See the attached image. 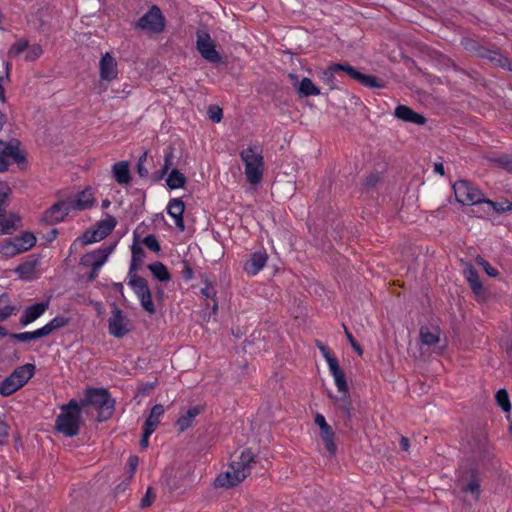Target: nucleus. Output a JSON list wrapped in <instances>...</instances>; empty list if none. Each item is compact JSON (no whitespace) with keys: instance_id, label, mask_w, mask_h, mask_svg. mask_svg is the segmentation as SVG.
Here are the masks:
<instances>
[{"instance_id":"3","label":"nucleus","mask_w":512,"mask_h":512,"mask_svg":"<svg viewBox=\"0 0 512 512\" xmlns=\"http://www.w3.org/2000/svg\"><path fill=\"white\" fill-rule=\"evenodd\" d=\"M80 407L93 405L98 409V419H109L114 411L115 401L105 388H88L84 393V399L79 403Z\"/></svg>"},{"instance_id":"49","label":"nucleus","mask_w":512,"mask_h":512,"mask_svg":"<svg viewBox=\"0 0 512 512\" xmlns=\"http://www.w3.org/2000/svg\"><path fill=\"white\" fill-rule=\"evenodd\" d=\"M160 421V419L152 418L151 415H148L147 419L144 422L143 430L146 431V434H153L157 426L159 425Z\"/></svg>"},{"instance_id":"33","label":"nucleus","mask_w":512,"mask_h":512,"mask_svg":"<svg viewBox=\"0 0 512 512\" xmlns=\"http://www.w3.org/2000/svg\"><path fill=\"white\" fill-rule=\"evenodd\" d=\"M70 323V318L65 315H56L48 323L42 326L43 330L46 331V336L50 335L53 331L61 329Z\"/></svg>"},{"instance_id":"30","label":"nucleus","mask_w":512,"mask_h":512,"mask_svg":"<svg viewBox=\"0 0 512 512\" xmlns=\"http://www.w3.org/2000/svg\"><path fill=\"white\" fill-rule=\"evenodd\" d=\"M20 221V218L14 213L0 217V235L11 234L19 225Z\"/></svg>"},{"instance_id":"46","label":"nucleus","mask_w":512,"mask_h":512,"mask_svg":"<svg viewBox=\"0 0 512 512\" xmlns=\"http://www.w3.org/2000/svg\"><path fill=\"white\" fill-rule=\"evenodd\" d=\"M43 53V50L40 45L34 44L29 46L25 51V60L27 61H34L38 59Z\"/></svg>"},{"instance_id":"57","label":"nucleus","mask_w":512,"mask_h":512,"mask_svg":"<svg viewBox=\"0 0 512 512\" xmlns=\"http://www.w3.org/2000/svg\"><path fill=\"white\" fill-rule=\"evenodd\" d=\"M201 293L206 298H213L215 296L214 288L209 283H206L205 287L201 289Z\"/></svg>"},{"instance_id":"18","label":"nucleus","mask_w":512,"mask_h":512,"mask_svg":"<svg viewBox=\"0 0 512 512\" xmlns=\"http://www.w3.org/2000/svg\"><path fill=\"white\" fill-rule=\"evenodd\" d=\"M71 212L67 201H59L47 209L43 215V220L47 223L54 224L64 220Z\"/></svg>"},{"instance_id":"21","label":"nucleus","mask_w":512,"mask_h":512,"mask_svg":"<svg viewBox=\"0 0 512 512\" xmlns=\"http://www.w3.org/2000/svg\"><path fill=\"white\" fill-rule=\"evenodd\" d=\"M341 67L342 68H339L340 71L346 72L352 79L356 80L363 86L370 87V88H380L381 87V85L378 83V80L376 77L363 74L350 65L341 64Z\"/></svg>"},{"instance_id":"8","label":"nucleus","mask_w":512,"mask_h":512,"mask_svg":"<svg viewBox=\"0 0 512 512\" xmlns=\"http://www.w3.org/2000/svg\"><path fill=\"white\" fill-rule=\"evenodd\" d=\"M137 27L150 34H159L164 30L165 18L157 6H153L137 22Z\"/></svg>"},{"instance_id":"15","label":"nucleus","mask_w":512,"mask_h":512,"mask_svg":"<svg viewBox=\"0 0 512 512\" xmlns=\"http://www.w3.org/2000/svg\"><path fill=\"white\" fill-rule=\"evenodd\" d=\"M39 264V256L30 255L14 269V272L18 275L19 279L29 282L37 278Z\"/></svg>"},{"instance_id":"31","label":"nucleus","mask_w":512,"mask_h":512,"mask_svg":"<svg viewBox=\"0 0 512 512\" xmlns=\"http://www.w3.org/2000/svg\"><path fill=\"white\" fill-rule=\"evenodd\" d=\"M464 275L472 290L476 294H480L483 290V286L476 269L472 265H468L464 269Z\"/></svg>"},{"instance_id":"53","label":"nucleus","mask_w":512,"mask_h":512,"mask_svg":"<svg viewBox=\"0 0 512 512\" xmlns=\"http://www.w3.org/2000/svg\"><path fill=\"white\" fill-rule=\"evenodd\" d=\"M344 330H345V334H346L347 340L351 344L352 348L355 350V352L359 356H361L363 354V350H362L361 346L357 343V341L354 339L352 334L348 331V329L345 326H344Z\"/></svg>"},{"instance_id":"13","label":"nucleus","mask_w":512,"mask_h":512,"mask_svg":"<svg viewBox=\"0 0 512 512\" xmlns=\"http://www.w3.org/2000/svg\"><path fill=\"white\" fill-rule=\"evenodd\" d=\"M197 50L209 62L217 63L221 59L220 54L215 49L214 41L208 33L199 32L197 34Z\"/></svg>"},{"instance_id":"34","label":"nucleus","mask_w":512,"mask_h":512,"mask_svg":"<svg viewBox=\"0 0 512 512\" xmlns=\"http://www.w3.org/2000/svg\"><path fill=\"white\" fill-rule=\"evenodd\" d=\"M186 181L185 175L178 169H172L166 178V184L172 190L183 188Z\"/></svg>"},{"instance_id":"29","label":"nucleus","mask_w":512,"mask_h":512,"mask_svg":"<svg viewBox=\"0 0 512 512\" xmlns=\"http://www.w3.org/2000/svg\"><path fill=\"white\" fill-rule=\"evenodd\" d=\"M200 413V407L199 406H193L188 409V411L181 415L177 421L176 426L178 427L180 432H183L187 430L193 423L194 419L197 415Z\"/></svg>"},{"instance_id":"17","label":"nucleus","mask_w":512,"mask_h":512,"mask_svg":"<svg viewBox=\"0 0 512 512\" xmlns=\"http://www.w3.org/2000/svg\"><path fill=\"white\" fill-rule=\"evenodd\" d=\"M465 477L462 474L459 479V485L461 489L465 493H470L474 497L475 500H479L481 490H480V477L478 470L476 468H472L468 471V480L464 483Z\"/></svg>"},{"instance_id":"55","label":"nucleus","mask_w":512,"mask_h":512,"mask_svg":"<svg viewBox=\"0 0 512 512\" xmlns=\"http://www.w3.org/2000/svg\"><path fill=\"white\" fill-rule=\"evenodd\" d=\"M10 194L11 188L9 185L4 181H0V202H5Z\"/></svg>"},{"instance_id":"39","label":"nucleus","mask_w":512,"mask_h":512,"mask_svg":"<svg viewBox=\"0 0 512 512\" xmlns=\"http://www.w3.org/2000/svg\"><path fill=\"white\" fill-rule=\"evenodd\" d=\"M15 307L10 304L9 296L6 293L0 295V322L8 319L13 312Z\"/></svg>"},{"instance_id":"6","label":"nucleus","mask_w":512,"mask_h":512,"mask_svg":"<svg viewBox=\"0 0 512 512\" xmlns=\"http://www.w3.org/2000/svg\"><path fill=\"white\" fill-rule=\"evenodd\" d=\"M456 200L463 205H476L484 202V194L471 182L459 180L453 185Z\"/></svg>"},{"instance_id":"35","label":"nucleus","mask_w":512,"mask_h":512,"mask_svg":"<svg viewBox=\"0 0 512 512\" xmlns=\"http://www.w3.org/2000/svg\"><path fill=\"white\" fill-rule=\"evenodd\" d=\"M320 435L326 446L327 451L331 456H334L336 454L337 447L334 442V432L332 431L331 427L328 426L326 427V429H320Z\"/></svg>"},{"instance_id":"22","label":"nucleus","mask_w":512,"mask_h":512,"mask_svg":"<svg viewBox=\"0 0 512 512\" xmlns=\"http://www.w3.org/2000/svg\"><path fill=\"white\" fill-rule=\"evenodd\" d=\"M13 244L14 249L19 254L32 249L36 244V237L31 232H22L20 235L13 238H8Z\"/></svg>"},{"instance_id":"59","label":"nucleus","mask_w":512,"mask_h":512,"mask_svg":"<svg viewBox=\"0 0 512 512\" xmlns=\"http://www.w3.org/2000/svg\"><path fill=\"white\" fill-rule=\"evenodd\" d=\"M138 463H139V458L135 455H132L129 457L128 459V464L130 466V469L132 471V473L135 472L137 466H138Z\"/></svg>"},{"instance_id":"42","label":"nucleus","mask_w":512,"mask_h":512,"mask_svg":"<svg viewBox=\"0 0 512 512\" xmlns=\"http://www.w3.org/2000/svg\"><path fill=\"white\" fill-rule=\"evenodd\" d=\"M495 399H496L497 404L501 407V409L504 412H510L511 403H510L509 395H508V392L506 391V389L498 390L495 395Z\"/></svg>"},{"instance_id":"61","label":"nucleus","mask_w":512,"mask_h":512,"mask_svg":"<svg viewBox=\"0 0 512 512\" xmlns=\"http://www.w3.org/2000/svg\"><path fill=\"white\" fill-rule=\"evenodd\" d=\"M171 158H172V154L171 153L165 155V157H164V165H163V168H162L163 174H166L168 172L169 166L171 164Z\"/></svg>"},{"instance_id":"23","label":"nucleus","mask_w":512,"mask_h":512,"mask_svg":"<svg viewBox=\"0 0 512 512\" xmlns=\"http://www.w3.org/2000/svg\"><path fill=\"white\" fill-rule=\"evenodd\" d=\"M419 334L421 343L427 346H435L441 339V329L436 324L422 326Z\"/></svg>"},{"instance_id":"1","label":"nucleus","mask_w":512,"mask_h":512,"mask_svg":"<svg viewBox=\"0 0 512 512\" xmlns=\"http://www.w3.org/2000/svg\"><path fill=\"white\" fill-rule=\"evenodd\" d=\"M254 460L255 456L250 450L242 451L239 459L232 461L227 470L217 476L214 485L225 488L238 485L250 474Z\"/></svg>"},{"instance_id":"14","label":"nucleus","mask_w":512,"mask_h":512,"mask_svg":"<svg viewBox=\"0 0 512 512\" xmlns=\"http://www.w3.org/2000/svg\"><path fill=\"white\" fill-rule=\"evenodd\" d=\"M0 158L12 159L17 164L26 163V156L20 149V142L17 139H11L8 142L0 140Z\"/></svg>"},{"instance_id":"4","label":"nucleus","mask_w":512,"mask_h":512,"mask_svg":"<svg viewBox=\"0 0 512 512\" xmlns=\"http://www.w3.org/2000/svg\"><path fill=\"white\" fill-rule=\"evenodd\" d=\"M35 365L26 363L14 369V371L0 382V395L8 397L21 389L34 375Z\"/></svg>"},{"instance_id":"24","label":"nucleus","mask_w":512,"mask_h":512,"mask_svg":"<svg viewBox=\"0 0 512 512\" xmlns=\"http://www.w3.org/2000/svg\"><path fill=\"white\" fill-rule=\"evenodd\" d=\"M394 115L396 118L404 122L413 123L417 125H423L426 123V118L423 115L413 111L406 105H398L395 108Z\"/></svg>"},{"instance_id":"60","label":"nucleus","mask_w":512,"mask_h":512,"mask_svg":"<svg viewBox=\"0 0 512 512\" xmlns=\"http://www.w3.org/2000/svg\"><path fill=\"white\" fill-rule=\"evenodd\" d=\"M4 81L5 78L3 76H0V103H5L6 101Z\"/></svg>"},{"instance_id":"26","label":"nucleus","mask_w":512,"mask_h":512,"mask_svg":"<svg viewBox=\"0 0 512 512\" xmlns=\"http://www.w3.org/2000/svg\"><path fill=\"white\" fill-rule=\"evenodd\" d=\"M329 372L333 376L334 383L340 393L343 394L345 398V405L344 409L349 412V402H348V386L345 379V375L343 371L340 369L339 364H334L332 367L329 368Z\"/></svg>"},{"instance_id":"51","label":"nucleus","mask_w":512,"mask_h":512,"mask_svg":"<svg viewBox=\"0 0 512 512\" xmlns=\"http://www.w3.org/2000/svg\"><path fill=\"white\" fill-rule=\"evenodd\" d=\"M208 116L212 122L219 123L223 118L222 109L216 105L210 106L208 109Z\"/></svg>"},{"instance_id":"52","label":"nucleus","mask_w":512,"mask_h":512,"mask_svg":"<svg viewBox=\"0 0 512 512\" xmlns=\"http://www.w3.org/2000/svg\"><path fill=\"white\" fill-rule=\"evenodd\" d=\"M147 159V152L145 151L138 159L137 171L140 177L145 178L148 176V170L145 168L144 163Z\"/></svg>"},{"instance_id":"45","label":"nucleus","mask_w":512,"mask_h":512,"mask_svg":"<svg viewBox=\"0 0 512 512\" xmlns=\"http://www.w3.org/2000/svg\"><path fill=\"white\" fill-rule=\"evenodd\" d=\"M483 203L487 204L493 211L498 212V213L512 210V203H510L508 201L494 202L492 200L484 198Z\"/></svg>"},{"instance_id":"32","label":"nucleus","mask_w":512,"mask_h":512,"mask_svg":"<svg viewBox=\"0 0 512 512\" xmlns=\"http://www.w3.org/2000/svg\"><path fill=\"white\" fill-rule=\"evenodd\" d=\"M145 257V252L141 245L134 241L131 246V263H130V272H136L139 266L142 264Z\"/></svg>"},{"instance_id":"20","label":"nucleus","mask_w":512,"mask_h":512,"mask_svg":"<svg viewBox=\"0 0 512 512\" xmlns=\"http://www.w3.org/2000/svg\"><path fill=\"white\" fill-rule=\"evenodd\" d=\"M48 307H49L48 301L36 303V304L26 307L20 317V323L23 326H27V325L33 323L47 311Z\"/></svg>"},{"instance_id":"48","label":"nucleus","mask_w":512,"mask_h":512,"mask_svg":"<svg viewBox=\"0 0 512 512\" xmlns=\"http://www.w3.org/2000/svg\"><path fill=\"white\" fill-rule=\"evenodd\" d=\"M476 263L481 266L483 268V270L485 271V273L490 276V277H496L498 276V270L493 267L488 261H486L484 258L482 257H477L476 258Z\"/></svg>"},{"instance_id":"5","label":"nucleus","mask_w":512,"mask_h":512,"mask_svg":"<svg viewBox=\"0 0 512 512\" xmlns=\"http://www.w3.org/2000/svg\"><path fill=\"white\" fill-rule=\"evenodd\" d=\"M244 163L245 175L250 184L261 182L264 171V162L261 150L257 146H249L240 153Z\"/></svg>"},{"instance_id":"27","label":"nucleus","mask_w":512,"mask_h":512,"mask_svg":"<svg viewBox=\"0 0 512 512\" xmlns=\"http://www.w3.org/2000/svg\"><path fill=\"white\" fill-rule=\"evenodd\" d=\"M289 77L295 83H298L297 92L301 97L318 96L320 94V89L311 79L305 77L298 82V77L295 74H289Z\"/></svg>"},{"instance_id":"2","label":"nucleus","mask_w":512,"mask_h":512,"mask_svg":"<svg viewBox=\"0 0 512 512\" xmlns=\"http://www.w3.org/2000/svg\"><path fill=\"white\" fill-rule=\"evenodd\" d=\"M81 424V407L72 399L61 407V413L57 416L55 427L57 431L67 437L76 436Z\"/></svg>"},{"instance_id":"50","label":"nucleus","mask_w":512,"mask_h":512,"mask_svg":"<svg viewBox=\"0 0 512 512\" xmlns=\"http://www.w3.org/2000/svg\"><path fill=\"white\" fill-rule=\"evenodd\" d=\"M143 244L151 251L153 252H159L160 251V245L156 237L152 234L147 235L142 240Z\"/></svg>"},{"instance_id":"11","label":"nucleus","mask_w":512,"mask_h":512,"mask_svg":"<svg viewBox=\"0 0 512 512\" xmlns=\"http://www.w3.org/2000/svg\"><path fill=\"white\" fill-rule=\"evenodd\" d=\"M66 201L71 211H83L90 209L96 203L95 190L90 186L85 187L83 190L76 192Z\"/></svg>"},{"instance_id":"54","label":"nucleus","mask_w":512,"mask_h":512,"mask_svg":"<svg viewBox=\"0 0 512 512\" xmlns=\"http://www.w3.org/2000/svg\"><path fill=\"white\" fill-rule=\"evenodd\" d=\"M154 498H155V495L153 494L152 489L148 488L146 491V494L143 496V498L140 501V507L141 508L149 507L152 504Z\"/></svg>"},{"instance_id":"28","label":"nucleus","mask_w":512,"mask_h":512,"mask_svg":"<svg viewBox=\"0 0 512 512\" xmlns=\"http://www.w3.org/2000/svg\"><path fill=\"white\" fill-rule=\"evenodd\" d=\"M112 174L115 181L120 185H127L131 182L129 163L120 161L112 165Z\"/></svg>"},{"instance_id":"16","label":"nucleus","mask_w":512,"mask_h":512,"mask_svg":"<svg viewBox=\"0 0 512 512\" xmlns=\"http://www.w3.org/2000/svg\"><path fill=\"white\" fill-rule=\"evenodd\" d=\"M187 480L188 474L186 472L180 471L179 469L175 470L174 468L166 469L162 476L163 484L170 491L178 490L186 486Z\"/></svg>"},{"instance_id":"62","label":"nucleus","mask_w":512,"mask_h":512,"mask_svg":"<svg viewBox=\"0 0 512 512\" xmlns=\"http://www.w3.org/2000/svg\"><path fill=\"white\" fill-rule=\"evenodd\" d=\"M151 435L152 434H146V431L143 430V435H142V438L140 440L141 448H147L149 446V437Z\"/></svg>"},{"instance_id":"43","label":"nucleus","mask_w":512,"mask_h":512,"mask_svg":"<svg viewBox=\"0 0 512 512\" xmlns=\"http://www.w3.org/2000/svg\"><path fill=\"white\" fill-rule=\"evenodd\" d=\"M0 255L6 259L13 258L18 255L13 244L8 238L0 242Z\"/></svg>"},{"instance_id":"38","label":"nucleus","mask_w":512,"mask_h":512,"mask_svg":"<svg viewBox=\"0 0 512 512\" xmlns=\"http://www.w3.org/2000/svg\"><path fill=\"white\" fill-rule=\"evenodd\" d=\"M339 68L341 67V64H333L329 66L326 70H324L321 74V80L330 86L331 89L336 88V80L335 75L337 72H339Z\"/></svg>"},{"instance_id":"10","label":"nucleus","mask_w":512,"mask_h":512,"mask_svg":"<svg viewBox=\"0 0 512 512\" xmlns=\"http://www.w3.org/2000/svg\"><path fill=\"white\" fill-rule=\"evenodd\" d=\"M108 330L112 336L122 338L132 330L131 320L122 310L114 308L112 315L108 319Z\"/></svg>"},{"instance_id":"7","label":"nucleus","mask_w":512,"mask_h":512,"mask_svg":"<svg viewBox=\"0 0 512 512\" xmlns=\"http://www.w3.org/2000/svg\"><path fill=\"white\" fill-rule=\"evenodd\" d=\"M115 217L107 214L97 224L96 228L85 231L79 238L82 244L88 245L103 240L116 227Z\"/></svg>"},{"instance_id":"44","label":"nucleus","mask_w":512,"mask_h":512,"mask_svg":"<svg viewBox=\"0 0 512 512\" xmlns=\"http://www.w3.org/2000/svg\"><path fill=\"white\" fill-rule=\"evenodd\" d=\"M28 48V42L26 40H18L8 50V54L11 57H19L22 53H25Z\"/></svg>"},{"instance_id":"47","label":"nucleus","mask_w":512,"mask_h":512,"mask_svg":"<svg viewBox=\"0 0 512 512\" xmlns=\"http://www.w3.org/2000/svg\"><path fill=\"white\" fill-rule=\"evenodd\" d=\"M317 347L319 348L322 356L326 360L328 368L332 367L334 364H338L337 359L333 356V354L325 345H323L321 342H317Z\"/></svg>"},{"instance_id":"25","label":"nucleus","mask_w":512,"mask_h":512,"mask_svg":"<svg viewBox=\"0 0 512 512\" xmlns=\"http://www.w3.org/2000/svg\"><path fill=\"white\" fill-rule=\"evenodd\" d=\"M268 256L266 252H255L251 255L250 259L244 264V271L248 275L258 274L266 265Z\"/></svg>"},{"instance_id":"12","label":"nucleus","mask_w":512,"mask_h":512,"mask_svg":"<svg viewBox=\"0 0 512 512\" xmlns=\"http://www.w3.org/2000/svg\"><path fill=\"white\" fill-rule=\"evenodd\" d=\"M118 74L119 69L116 58L110 52L103 53L99 60V77L101 82L109 84L117 79Z\"/></svg>"},{"instance_id":"41","label":"nucleus","mask_w":512,"mask_h":512,"mask_svg":"<svg viewBox=\"0 0 512 512\" xmlns=\"http://www.w3.org/2000/svg\"><path fill=\"white\" fill-rule=\"evenodd\" d=\"M141 306L143 309L148 312L149 314L155 313V306L152 300L151 292L150 290H147L139 295H137Z\"/></svg>"},{"instance_id":"9","label":"nucleus","mask_w":512,"mask_h":512,"mask_svg":"<svg viewBox=\"0 0 512 512\" xmlns=\"http://www.w3.org/2000/svg\"><path fill=\"white\" fill-rule=\"evenodd\" d=\"M116 246L117 242L109 245H102L100 248L84 254L80 259V264L100 270L108 261L109 256L114 252Z\"/></svg>"},{"instance_id":"56","label":"nucleus","mask_w":512,"mask_h":512,"mask_svg":"<svg viewBox=\"0 0 512 512\" xmlns=\"http://www.w3.org/2000/svg\"><path fill=\"white\" fill-rule=\"evenodd\" d=\"M164 412H165V409H164L163 405L156 404L152 407L149 415H151L152 418H158L161 420L162 416L164 415Z\"/></svg>"},{"instance_id":"40","label":"nucleus","mask_w":512,"mask_h":512,"mask_svg":"<svg viewBox=\"0 0 512 512\" xmlns=\"http://www.w3.org/2000/svg\"><path fill=\"white\" fill-rule=\"evenodd\" d=\"M152 275L162 282H167L170 280V274L167 268L160 262L152 263L148 266Z\"/></svg>"},{"instance_id":"37","label":"nucleus","mask_w":512,"mask_h":512,"mask_svg":"<svg viewBox=\"0 0 512 512\" xmlns=\"http://www.w3.org/2000/svg\"><path fill=\"white\" fill-rule=\"evenodd\" d=\"M128 277H129L128 284L131 286V288L133 289V291L135 292L136 295H139V294L149 290V288L146 284V281L142 277H139L138 275H136L135 272L129 271Z\"/></svg>"},{"instance_id":"36","label":"nucleus","mask_w":512,"mask_h":512,"mask_svg":"<svg viewBox=\"0 0 512 512\" xmlns=\"http://www.w3.org/2000/svg\"><path fill=\"white\" fill-rule=\"evenodd\" d=\"M45 332L46 331H44L43 328L41 327L34 331L12 334L11 338L18 340L20 342H29V341L36 340V339H39L42 337H46Z\"/></svg>"},{"instance_id":"64","label":"nucleus","mask_w":512,"mask_h":512,"mask_svg":"<svg viewBox=\"0 0 512 512\" xmlns=\"http://www.w3.org/2000/svg\"><path fill=\"white\" fill-rule=\"evenodd\" d=\"M434 171L440 175H444V166L442 163H435Z\"/></svg>"},{"instance_id":"58","label":"nucleus","mask_w":512,"mask_h":512,"mask_svg":"<svg viewBox=\"0 0 512 512\" xmlns=\"http://www.w3.org/2000/svg\"><path fill=\"white\" fill-rule=\"evenodd\" d=\"M315 424L319 427V429H322V428H325L329 426V424L326 422V419L325 417L320 414V413H317L315 415Z\"/></svg>"},{"instance_id":"19","label":"nucleus","mask_w":512,"mask_h":512,"mask_svg":"<svg viewBox=\"0 0 512 512\" xmlns=\"http://www.w3.org/2000/svg\"><path fill=\"white\" fill-rule=\"evenodd\" d=\"M167 214L174 220L175 226L179 231H184L185 225L183 220V213L185 204L180 198H173L167 204Z\"/></svg>"},{"instance_id":"63","label":"nucleus","mask_w":512,"mask_h":512,"mask_svg":"<svg viewBox=\"0 0 512 512\" xmlns=\"http://www.w3.org/2000/svg\"><path fill=\"white\" fill-rule=\"evenodd\" d=\"M400 447L402 450L407 451L410 447L409 440L406 437H402L400 440Z\"/></svg>"}]
</instances>
